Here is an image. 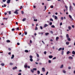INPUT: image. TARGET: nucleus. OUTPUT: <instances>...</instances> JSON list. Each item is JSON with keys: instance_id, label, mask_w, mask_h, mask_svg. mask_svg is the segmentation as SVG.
<instances>
[{"instance_id": "nucleus-1", "label": "nucleus", "mask_w": 75, "mask_h": 75, "mask_svg": "<svg viewBox=\"0 0 75 75\" xmlns=\"http://www.w3.org/2000/svg\"><path fill=\"white\" fill-rule=\"evenodd\" d=\"M17 11H18V10L16 9L15 11L14 12V13L16 14H18V13L17 12Z\"/></svg>"}, {"instance_id": "nucleus-2", "label": "nucleus", "mask_w": 75, "mask_h": 75, "mask_svg": "<svg viewBox=\"0 0 75 75\" xmlns=\"http://www.w3.org/2000/svg\"><path fill=\"white\" fill-rule=\"evenodd\" d=\"M42 71L43 72H45V68L43 67L42 68Z\"/></svg>"}, {"instance_id": "nucleus-3", "label": "nucleus", "mask_w": 75, "mask_h": 75, "mask_svg": "<svg viewBox=\"0 0 75 75\" xmlns=\"http://www.w3.org/2000/svg\"><path fill=\"white\" fill-rule=\"evenodd\" d=\"M7 3L8 4H9L10 3V0H7Z\"/></svg>"}, {"instance_id": "nucleus-4", "label": "nucleus", "mask_w": 75, "mask_h": 75, "mask_svg": "<svg viewBox=\"0 0 75 75\" xmlns=\"http://www.w3.org/2000/svg\"><path fill=\"white\" fill-rule=\"evenodd\" d=\"M49 58H52V57H53V56H52V55H50L49 56Z\"/></svg>"}, {"instance_id": "nucleus-5", "label": "nucleus", "mask_w": 75, "mask_h": 75, "mask_svg": "<svg viewBox=\"0 0 75 75\" xmlns=\"http://www.w3.org/2000/svg\"><path fill=\"white\" fill-rule=\"evenodd\" d=\"M17 69V67H15L13 68V69Z\"/></svg>"}, {"instance_id": "nucleus-6", "label": "nucleus", "mask_w": 75, "mask_h": 75, "mask_svg": "<svg viewBox=\"0 0 75 75\" xmlns=\"http://www.w3.org/2000/svg\"><path fill=\"white\" fill-rule=\"evenodd\" d=\"M14 57V54H13L12 55V56L11 57V59H13Z\"/></svg>"}, {"instance_id": "nucleus-7", "label": "nucleus", "mask_w": 75, "mask_h": 75, "mask_svg": "<svg viewBox=\"0 0 75 75\" xmlns=\"http://www.w3.org/2000/svg\"><path fill=\"white\" fill-rule=\"evenodd\" d=\"M67 40L69 41H71V39L69 38H67Z\"/></svg>"}, {"instance_id": "nucleus-8", "label": "nucleus", "mask_w": 75, "mask_h": 75, "mask_svg": "<svg viewBox=\"0 0 75 75\" xmlns=\"http://www.w3.org/2000/svg\"><path fill=\"white\" fill-rule=\"evenodd\" d=\"M71 28H71V26H69L68 27L69 30H71Z\"/></svg>"}, {"instance_id": "nucleus-9", "label": "nucleus", "mask_w": 75, "mask_h": 75, "mask_svg": "<svg viewBox=\"0 0 75 75\" xmlns=\"http://www.w3.org/2000/svg\"><path fill=\"white\" fill-rule=\"evenodd\" d=\"M66 45H69V42H66Z\"/></svg>"}, {"instance_id": "nucleus-10", "label": "nucleus", "mask_w": 75, "mask_h": 75, "mask_svg": "<svg viewBox=\"0 0 75 75\" xmlns=\"http://www.w3.org/2000/svg\"><path fill=\"white\" fill-rule=\"evenodd\" d=\"M26 20V18H24L22 20L23 21H25Z\"/></svg>"}, {"instance_id": "nucleus-11", "label": "nucleus", "mask_w": 75, "mask_h": 75, "mask_svg": "<svg viewBox=\"0 0 75 75\" xmlns=\"http://www.w3.org/2000/svg\"><path fill=\"white\" fill-rule=\"evenodd\" d=\"M30 71L31 72H32V73H34V70H33V69H31L30 70Z\"/></svg>"}, {"instance_id": "nucleus-12", "label": "nucleus", "mask_w": 75, "mask_h": 75, "mask_svg": "<svg viewBox=\"0 0 75 75\" xmlns=\"http://www.w3.org/2000/svg\"><path fill=\"white\" fill-rule=\"evenodd\" d=\"M64 67V65L63 64H62L61 65V66L60 67V68H62Z\"/></svg>"}, {"instance_id": "nucleus-13", "label": "nucleus", "mask_w": 75, "mask_h": 75, "mask_svg": "<svg viewBox=\"0 0 75 75\" xmlns=\"http://www.w3.org/2000/svg\"><path fill=\"white\" fill-rule=\"evenodd\" d=\"M37 72H38V75H39V74H40V71L39 70H38L37 71Z\"/></svg>"}, {"instance_id": "nucleus-14", "label": "nucleus", "mask_w": 75, "mask_h": 75, "mask_svg": "<svg viewBox=\"0 0 75 75\" xmlns=\"http://www.w3.org/2000/svg\"><path fill=\"white\" fill-rule=\"evenodd\" d=\"M72 54H73L74 55H75V52L74 51H73L72 52Z\"/></svg>"}, {"instance_id": "nucleus-15", "label": "nucleus", "mask_w": 75, "mask_h": 75, "mask_svg": "<svg viewBox=\"0 0 75 75\" xmlns=\"http://www.w3.org/2000/svg\"><path fill=\"white\" fill-rule=\"evenodd\" d=\"M69 53H71V52H70L69 51H68V52H67V55H68V54H69Z\"/></svg>"}, {"instance_id": "nucleus-16", "label": "nucleus", "mask_w": 75, "mask_h": 75, "mask_svg": "<svg viewBox=\"0 0 75 75\" xmlns=\"http://www.w3.org/2000/svg\"><path fill=\"white\" fill-rule=\"evenodd\" d=\"M47 26H48V25L45 24V25L44 27H47Z\"/></svg>"}, {"instance_id": "nucleus-17", "label": "nucleus", "mask_w": 75, "mask_h": 75, "mask_svg": "<svg viewBox=\"0 0 75 75\" xmlns=\"http://www.w3.org/2000/svg\"><path fill=\"white\" fill-rule=\"evenodd\" d=\"M36 55H37V57H38V58H39V54H38V53H36Z\"/></svg>"}, {"instance_id": "nucleus-18", "label": "nucleus", "mask_w": 75, "mask_h": 75, "mask_svg": "<svg viewBox=\"0 0 75 75\" xmlns=\"http://www.w3.org/2000/svg\"><path fill=\"white\" fill-rule=\"evenodd\" d=\"M54 19H58V17L56 16H54Z\"/></svg>"}, {"instance_id": "nucleus-19", "label": "nucleus", "mask_w": 75, "mask_h": 75, "mask_svg": "<svg viewBox=\"0 0 75 75\" xmlns=\"http://www.w3.org/2000/svg\"><path fill=\"white\" fill-rule=\"evenodd\" d=\"M59 39V37H57L56 38V41H58V40Z\"/></svg>"}, {"instance_id": "nucleus-20", "label": "nucleus", "mask_w": 75, "mask_h": 75, "mask_svg": "<svg viewBox=\"0 0 75 75\" xmlns=\"http://www.w3.org/2000/svg\"><path fill=\"white\" fill-rule=\"evenodd\" d=\"M33 71H36L37 70V68H34L33 69Z\"/></svg>"}, {"instance_id": "nucleus-21", "label": "nucleus", "mask_w": 75, "mask_h": 75, "mask_svg": "<svg viewBox=\"0 0 75 75\" xmlns=\"http://www.w3.org/2000/svg\"><path fill=\"white\" fill-rule=\"evenodd\" d=\"M63 73H64V74H65V73H66V71H65V70H63Z\"/></svg>"}, {"instance_id": "nucleus-22", "label": "nucleus", "mask_w": 75, "mask_h": 75, "mask_svg": "<svg viewBox=\"0 0 75 75\" xmlns=\"http://www.w3.org/2000/svg\"><path fill=\"white\" fill-rule=\"evenodd\" d=\"M24 34L25 35H27V32L25 31Z\"/></svg>"}, {"instance_id": "nucleus-23", "label": "nucleus", "mask_w": 75, "mask_h": 75, "mask_svg": "<svg viewBox=\"0 0 75 75\" xmlns=\"http://www.w3.org/2000/svg\"><path fill=\"white\" fill-rule=\"evenodd\" d=\"M30 60L31 61V62H33V59H30Z\"/></svg>"}, {"instance_id": "nucleus-24", "label": "nucleus", "mask_w": 75, "mask_h": 75, "mask_svg": "<svg viewBox=\"0 0 75 75\" xmlns=\"http://www.w3.org/2000/svg\"><path fill=\"white\" fill-rule=\"evenodd\" d=\"M7 42H10V40H6Z\"/></svg>"}, {"instance_id": "nucleus-25", "label": "nucleus", "mask_w": 75, "mask_h": 75, "mask_svg": "<svg viewBox=\"0 0 75 75\" xmlns=\"http://www.w3.org/2000/svg\"><path fill=\"white\" fill-rule=\"evenodd\" d=\"M66 37H67V38H69V35H68V34H67Z\"/></svg>"}, {"instance_id": "nucleus-26", "label": "nucleus", "mask_w": 75, "mask_h": 75, "mask_svg": "<svg viewBox=\"0 0 75 75\" xmlns=\"http://www.w3.org/2000/svg\"><path fill=\"white\" fill-rule=\"evenodd\" d=\"M64 51H62L61 53L62 55H63L64 54Z\"/></svg>"}, {"instance_id": "nucleus-27", "label": "nucleus", "mask_w": 75, "mask_h": 75, "mask_svg": "<svg viewBox=\"0 0 75 75\" xmlns=\"http://www.w3.org/2000/svg\"><path fill=\"white\" fill-rule=\"evenodd\" d=\"M69 59H73V57H69Z\"/></svg>"}, {"instance_id": "nucleus-28", "label": "nucleus", "mask_w": 75, "mask_h": 75, "mask_svg": "<svg viewBox=\"0 0 75 75\" xmlns=\"http://www.w3.org/2000/svg\"><path fill=\"white\" fill-rule=\"evenodd\" d=\"M1 65H2V66H4V64L2 63L1 64Z\"/></svg>"}, {"instance_id": "nucleus-29", "label": "nucleus", "mask_w": 75, "mask_h": 75, "mask_svg": "<svg viewBox=\"0 0 75 75\" xmlns=\"http://www.w3.org/2000/svg\"><path fill=\"white\" fill-rule=\"evenodd\" d=\"M25 52H28V51L27 50H26L25 51Z\"/></svg>"}, {"instance_id": "nucleus-30", "label": "nucleus", "mask_w": 75, "mask_h": 75, "mask_svg": "<svg viewBox=\"0 0 75 75\" xmlns=\"http://www.w3.org/2000/svg\"><path fill=\"white\" fill-rule=\"evenodd\" d=\"M9 65H13V64L12 63H9Z\"/></svg>"}, {"instance_id": "nucleus-31", "label": "nucleus", "mask_w": 75, "mask_h": 75, "mask_svg": "<svg viewBox=\"0 0 75 75\" xmlns=\"http://www.w3.org/2000/svg\"><path fill=\"white\" fill-rule=\"evenodd\" d=\"M61 20H64V17H61Z\"/></svg>"}, {"instance_id": "nucleus-32", "label": "nucleus", "mask_w": 75, "mask_h": 75, "mask_svg": "<svg viewBox=\"0 0 75 75\" xmlns=\"http://www.w3.org/2000/svg\"><path fill=\"white\" fill-rule=\"evenodd\" d=\"M69 17L70 18H72V16H71L70 15H69Z\"/></svg>"}, {"instance_id": "nucleus-33", "label": "nucleus", "mask_w": 75, "mask_h": 75, "mask_svg": "<svg viewBox=\"0 0 75 75\" xmlns=\"http://www.w3.org/2000/svg\"><path fill=\"white\" fill-rule=\"evenodd\" d=\"M52 28H55V26L54 25H52L51 26Z\"/></svg>"}, {"instance_id": "nucleus-34", "label": "nucleus", "mask_w": 75, "mask_h": 75, "mask_svg": "<svg viewBox=\"0 0 75 75\" xmlns=\"http://www.w3.org/2000/svg\"><path fill=\"white\" fill-rule=\"evenodd\" d=\"M30 59H32V58H33V56H31V55H30Z\"/></svg>"}, {"instance_id": "nucleus-35", "label": "nucleus", "mask_w": 75, "mask_h": 75, "mask_svg": "<svg viewBox=\"0 0 75 75\" xmlns=\"http://www.w3.org/2000/svg\"><path fill=\"white\" fill-rule=\"evenodd\" d=\"M62 50V48H60L58 49V51H61Z\"/></svg>"}, {"instance_id": "nucleus-36", "label": "nucleus", "mask_w": 75, "mask_h": 75, "mask_svg": "<svg viewBox=\"0 0 75 75\" xmlns=\"http://www.w3.org/2000/svg\"><path fill=\"white\" fill-rule=\"evenodd\" d=\"M50 8H54V6H50Z\"/></svg>"}, {"instance_id": "nucleus-37", "label": "nucleus", "mask_w": 75, "mask_h": 75, "mask_svg": "<svg viewBox=\"0 0 75 75\" xmlns=\"http://www.w3.org/2000/svg\"><path fill=\"white\" fill-rule=\"evenodd\" d=\"M45 35H48V34H49V33H45Z\"/></svg>"}, {"instance_id": "nucleus-38", "label": "nucleus", "mask_w": 75, "mask_h": 75, "mask_svg": "<svg viewBox=\"0 0 75 75\" xmlns=\"http://www.w3.org/2000/svg\"><path fill=\"white\" fill-rule=\"evenodd\" d=\"M34 21H38V20H37V19H34Z\"/></svg>"}, {"instance_id": "nucleus-39", "label": "nucleus", "mask_w": 75, "mask_h": 75, "mask_svg": "<svg viewBox=\"0 0 75 75\" xmlns=\"http://www.w3.org/2000/svg\"><path fill=\"white\" fill-rule=\"evenodd\" d=\"M72 8V6H70V10H71Z\"/></svg>"}, {"instance_id": "nucleus-40", "label": "nucleus", "mask_w": 75, "mask_h": 75, "mask_svg": "<svg viewBox=\"0 0 75 75\" xmlns=\"http://www.w3.org/2000/svg\"><path fill=\"white\" fill-rule=\"evenodd\" d=\"M40 29H41V30L43 28H42V27L41 26H40Z\"/></svg>"}, {"instance_id": "nucleus-41", "label": "nucleus", "mask_w": 75, "mask_h": 75, "mask_svg": "<svg viewBox=\"0 0 75 75\" xmlns=\"http://www.w3.org/2000/svg\"><path fill=\"white\" fill-rule=\"evenodd\" d=\"M24 67H25V68H27L28 66H27V65H25V66H24Z\"/></svg>"}, {"instance_id": "nucleus-42", "label": "nucleus", "mask_w": 75, "mask_h": 75, "mask_svg": "<svg viewBox=\"0 0 75 75\" xmlns=\"http://www.w3.org/2000/svg\"><path fill=\"white\" fill-rule=\"evenodd\" d=\"M52 24V22H50V25H51Z\"/></svg>"}, {"instance_id": "nucleus-43", "label": "nucleus", "mask_w": 75, "mask_h": 75, "mask_svg": "<svg viewBox=\"0 0 75 75\" xmlns=\"http://www.w3.org/2000/svg\"><path fill=\"white\" fill-rule=\"evenodd\" d=\"M45 10H46L47 9V7L46 6H45Z\"/></svg>"}, {"instance_id": "nucleus-44", "label": "nucleus", "mask_w": 75, "mask_h": 75, "mask_svg": "<svg viewBox=\"0 0 75 75\" xmlns=\"http://www.w3.org/2000/svg\"><path fill=\"white\" fill-rule=\"evenodd\" d=\"M50 21H53V19H52V18H50Z\"/></svg>"}, {"instance_id": "nucleus-45", "label": "nucleus", "mask_w": 75, "mask_h": 75, "mask_svg": "<svg viewBox=\"0 0 75 75\" xmlns=\"http://www.w3.org/2000/svg\"><path fill=\"white\" fill-rule=\"evenodd\" d=\"M48 62L49 63H51V61L50 60H49L48 61Z\"/></svg>"}, {"instance_id": "nucleus-46", "label": "nucleus", "mask_w": 75, "mask_h": 75, "mask_svg": "<svg viewBox=\"0 0 75 75\" xmlns=\"http://www.w3.org/2000/svg\"><path fill=\"white\" fill-rule=\"evenodd\" d=\"M24 33H22L21 35L22 37H23V36H24Z\"/></svg>"}, {"instance_id": "nucleus-47", "label": "nucleus", "mask_w": 75, "mask_h": 75, "mask_svg": "<svg viewBox=\"0 0 75 75\" xmlns=\"http://www.w3.org/2000/svg\"><path fill=\"white\" fill-rule=\"evenodd\" d=\"M23 8V6H21V7L20 8V9H22V8Z\"/></svg>"}, {"instance_id": "nucleus-48", "label": "nucleus", "mask_w": 75, "mask_h": 75, "mask_svg": "<svg viewBox=\"0 0 75 75\" xmlns=\"http://www.w3.org/2000/svg\"><path fill=\"white\" fill-rule=\"evenodd\" d=\"M8 50L9 51H11V48H8Z\"/></svg>"}, {"instance_id": "nucleus-49", "label": "nucleus", "mask_w": 75, "mask_h": 75, "mask_svg": "<svg viewBox=\"0 0 75 75\" xmlns=\"http://www.w3.org/2000/svg\"><path fill=\"white\" fill-rule=\"evenodd\" d=\"M44 54H47V52L46 51L44 52Z\"/></svg>"}, {"instance_id": "nucleus-50", "label": "nucleus", "mask_w": 75, "mask_h": 75, "mask_svg": "<svg viewBox=\"0 0 75 75\" xmlns=\"http://www.w3.org/2000/svg\"><path fill=\"white\" fill-rule=\"evenodd\" d=\"M21 13L22 14H24V12L23 11H21Z\"/></svg>"}, {"instance_id": "nucleus-51", "label": "nucleus", "mask_w": 75, "mask_h": 75, "mask_svg": "<svg viewBox=\"0 0 75 75\" xmlns=\"http://www.w3.org/2000/svg\"><path fill=\"white\" fill-rule=\"evenodd\" d=\"M62 25V22H61L60 24V25Z\"/></svg>"}, {"instance_id": "nucleus-52", "label": "nucleus", "mask_w": 75, "mask_h": 75, "mask_svg": "<svg viewBox=\"0 0 75 75\" xmlns=\"http://www.w3.org/2000/svg\"><path fill=\"white\" fill-rule=\"evenodd\" d=\"M11 11H9V14H11Z\"/></svg>"}, {"instance_id": "nucleus-53", "label": "nucleus", "mask_w": 75, "mask_h": 75, "mask_svg": "<svg viewBox=\"0 0 75 75\" xmlns=\"http://www.w3.org/2000/svg\"><path fill=\"white\" fill-rule=\"evenodd\" d=\"M48 74V71H47L46 74V75H47Z\"/></svg>"}, {"instance_id": "nucleus-54", "label": "nucleus", "mask_w": 75, "mask_h": 75, "mask_svg": "<svg viewBox=\"0 0 75 75\" xmlns=\"http://www.w3.org/2000/svg\"><path fill=\"white\" fill-rule=\"evenodd\" d=\"M71 27H72V28H74V25H72Z\"/></svg>"}, {"instance_id": "nucleus-55", "label": "nucleus", "mask_w": 75, "mask_h": 75, "mask_svg": "<svg viewBox=\"0 0 75 75\" xmlns=\"http://www.w3.org/2000/svg\"><path fill=\"white\" fill-rule=\"evenodd\" d=\"M16 29L17 30H19V28H16Z\"/></svg>"}, {"instance_id": "nucleus-56", "label": "nucleus", "mask_w": 75, "mask_h": 75, "mask_svg": "<svg viewBox=\"0 0 75 75\" xmlns=\"http://www.w3.org/2000/svg\"><path fill=\"white\" fill-rule=\"evenodd\" d=\"M35 30H38V28H37V26H36Z\"/></svg>"}, {"instance_id": "nucleus-57", "label": "nucleus", "mask_w": 75, "mask_h": 75, "mask_svg": "<svg viewBox=\"0 0 75 75\" xmlns=\"http://www.w3.org/2000/svg\"><path fill=\"white\" fill-rule=\"evenodd\" d=\"M56 59V57H54V58H53V59Z\"/></svg>"}, {"instance_id": "nucleus-58", "label": "nucleus", "mask_w": 75, "mask_h": 75, "mask_svg": "<svg viewBox=\"0 0 75 75\" xmlns=\"http://www.w3.org/2000/svg\"><path fill=\"white\" fill-rule=\"evenodd\" d=\"M14 30H15V29H14V28H13L12 29V30L13 31H14Z\"/></svg>"}, {"instance_id": "nucleus-59", "label": "nucleus", "mask_w": 75, "mask_h": 75, "mask_svg": "<svg viewBox=\"0 0 75 75\" xmlns=\"http://www.w3.org/2000/svg\"><path fill=\"white\" fill-rule=\"evenodd\" d=\"M32 41H31V40H30V43L31 44V43H32Z\"/></svg>"}, {"instance_id": "nucleus-60", "label": "nucleus", "mask_w": 75, "mask_h": 75, "mask_svg": "<svg viewBox=\"0 0 75 75\" xmlns=\"http://www.w3.org/2000/svg\"><path fill=\"white\" fill-rule=\"evenodd\" d=\"M18 75H21V73H19V74H18Z\"/></svg>"}, {"instance_id": "nucleus-61", "label": "nucleus", "mask_w": 75, "mask_h": 75, "mask_svg": "<svg viewBox=\"0 0 75 75\" xmlns=\"http://www.w3.org/2000/svg\"><path fill=\"white\" fill-rule=\"evenodd\" d=\"M50 33H51V34H53V32H52V31H50Z\"/></svg>"}, {"instance_id": "nucleus-62", "label": "nucleus", "mask_w": 75, "mask_h": 75, "mask_svg": "<svg viewBox=\"0 0 75 75\" xmlns=\"http://www.w3.org/2000/svg\"><path fill=\"white\" fill-rule=\"evenodd\" d=\"M17 45H20V43L18 42L17 43Z\"/></svg>"}, {"instance_id": "nucleus-63", "label": "nucleus", "mask_w": 75, "mask_h": 75, "mask_svg": "<svg viewBox=\"0 0 75 75\" xmlns=\"http://www.w3.org/2000/svg\"><path fill=\"white\" fill-rule=\"evenodd\" d=\"M4 7H6V4H4Z\"/></svg>"}, {"instance_id": "nucleus-64", "label": "nucleus", "mask_w": 75, "mask_h": 75, "mask_svg": "<svg viewBox=\"0 0 75 75\" xmlns=\"http://www.w3.org/2000/svg\"><path fill=\"white\" fill-rule=\"evenodd\" d=\"M8 55H11V52H9L8 53Z\"/></svg>"}]
</instances>
